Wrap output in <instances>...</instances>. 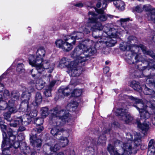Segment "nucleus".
I'll use <instances>...</instances> for the list:
<instances>
[{"label":"nucleus","instance_id":"nucleus-34","mask_svg":"<svg viewBox=\"0 0 155 155\" xmlns=\"http://www.w3.org/2000/svg\"><path fill=\"white\" fill-rule=\"evenodd\" d=\"M101 2H99L97 3L96 6L97 8H100L102 5L103 9H105L107 7V1H101Z\"/></svg>","mask_w":155,"mask_h":155},{"label":"nucleus","instance_id":"nucleus-21","mask_svg":"<svg viewBox=\"0 0 155 155\" xmlns=\"http://www.w3.org/2000/svg\"><path fill=\"white\" fill-rule=\"evenodd\" d=\"M130 86L132 87L134 90L141 92L142 91L143 89V85L141 86L140 83L135 81H133L130 84Z\"/></svg>","mask_w":155,"mask_h":155},{"label":"nucleus","instance_id":"nucleus-59","mask_svg":"<svg viewBox=\"0 0 155 155\" xmlns=\"http://www.w3.org/2000/svg\"><path fill=\"white\" fill-rule=\"evenodd\" d=\"M57 155V153L56 152H53V153L51 154L50 155Z\"/></svg>","mask_w":155,"mask_h":155},{"label":"nucleus","instance_id":"nucleus-20","mask_svg":"<svg viewBox=\"0 0 155 155\" xmlns=\"http://www.w3.org/2000/svg\"><path fill=\"white\" fill-rule=\"evenodd\" d=\"M30 142L34 147H39L41 146V140L37 139L35 136H34L30 138Z\"/></svg>","mask_w":155,"mask_h":155},{"label":"nucleus","instance_id":"nucleus-26","mask_svg":"<svg viewBox=\"0 0 155 155\" xmlns=\"http://www.w3.org/2000/svg\"><path fill=\"white\" fill-rule=\"evenodd\" d=\"M138 127L142 131H146L149 129V125L147 123H143L141 124L139 121L137 122Z\"/></svg>","mask_w":155,"mask_h":155},{"label":"nucleus","instance_id":"nucleus-24","mask_svg":"<svg viewBox=\"0 0 155 155\" xmlns=\"http://www.w3.org/2000/svg\"><path fill=\"white\" fill-rule=\"evenodd\" d=\"M143 87L142 91L145 94L152 95V96L155 95L154 94L155 92L153 90L149 88L145 85H143Z\"/></svg>","mask_w":155,"mask_h":155},{"label":"nucleus","instance_id":"nucleus-45","mask_svg":"<svg viewBox=\"0 0 155 155\" xmlns=\"http://www.w3.org/2000/svg\"><path fill=\"white\" fill-rule=\"evenodd\" d=\"M143 7L141 6H137L136 7L135 10L138 12H141L143 10Z\"/></svg>","mask_w":155,"mask_h":155},{"label":"nucleus","instance_id":"nucleus-30","mask_svg":"<svg viewBox=\"0 0 155 155\" xmlns=\"http://www.w3.org/2000/svg\"><path fill=\"white\" fill-rule=\"evenodd\" d=\"M41 114L43 118L45 117L49 114L48 109L47 107H42L41 109Z\"/></svg>","mask_w":155,"mask_h":155},{"label":"nucleus","instance_id":"nucleus-55","mask_svg":"<svg viewBox=\"0 0 155 155\" xmlns=\"http://www.w3.org/2000/svg\"><path fill=\"white\" fill-rule=\"evenodd\" d=\"M118 125V122H115L114 123V124H112V127H117Z\"/></svg>","mask_w":155,"mask_h":155},{"label":"nucleus","instance_id":"nucleus-5","mask_svg":"<svg viewBox=\"0 0 155 155\" xmlns=\"http://www.w3.org/2000/svg\"><path fill=\"white\" fill-rule=\"evenodd\" d=\"M125 96L130 100L133 103L136 104V105L131 104L130 105L136 107L139 111L140 117L142 118L147 119L149 117V113L147 110V108L150 107L153 109H155V95L151 96L149 101H147L145 103L146 105L145 106L141 100L134 97L132 96L125 95Z\"/></svg>","mask_w":155,"mask_h":155},{"label":"nucleus","instance_id":"nucleus-23","mask_svg":"<svg viewBox=\"0 0 155 155\" xmlns=\"http://www.w3.org/2000/svg\"><path fill=\"white\" fill-rule=\"evenodd\" d=\"M42 101V97L39 92L36 93L35 98V102L32 103V104L34 106H37L40 104Z\"/></svg>","mask_w":155,"mask_h":155},{"label":"nucleus","instance_id":"nucleus-29","mask_svg":"<svg viewBox=\"0 0 155 155\" xmlns=\"http://www.w3.org/2000/svg\"><path fill=\"white\" fill-rule=\"evenodd\" d=\"M45 84L44 81L41 79H39L37 81L36 86L38 90H40L43 88Z\"/></svg>","mask_w":155,"mask_h":155},{"label":"nucleus","instance_id":"nucleus-25","mask_svg":"<svg viewBox=\"0 0 155 155\" xmlns=\"http://www.w3.org/2000/svg\"><path fill=\"white\" fill-rule=\"evenodd\" d=\"M131 47L130 44L126 42H124L120 45V50L123 51H128L130 50Z\"/></svg>","mask_w":155,"mask_h":155},{"label":"nucleus","instance_id":"nucleus-33","mask_svg":"<svg viewBox=\"0 0 155 155\" xmlns=\"http://www.w3.org/2000/svg\"><path fill=\"white\" fill-rule=\"evenodd\" d=\"M62 147L60 144L58 143L55 144L53 147H50V150L51 151L56 152L60 149L61 147Z\"/></svg>","mask_w":155,"mask_h":155},{"label":"nucleus","instance_id":"nucleus-7","mask_svg":"<svg viewBox=\"0 0 155 155\" xmlns=\"http://www.w3.org/2000/svg\"><path fill=\"white\" fill-rule=\"evenodd\" d=\"M122 151L118 153L114 147L110 144L107 147V150L111 155H130L135 154L137 152L132 145V142L128 141L124 143L122 147Z\"/></svg>","mask_w":155,"mask_h":155},{"label":"nucleus","instance_id":"nucleus-3","mask_svg":"<svg viewBox=\"0 0 155 155\" xmlns=\"http://www.w3.org/2000/svg\"><path fill=\"white\" fill-rule=\"evenodd\" d=\"M50 111L51 115L49 121L54 126L51 130V133L53 136H55L60 135L61 133L64 132L67 130L61 127L66 122H69L70 118L68 111L64 110L58 107L53 108Z\"/></svg>","mask_w":155,"mask_h":155},{"label":"nucleus","instance_id":"nucleus-43","mask_svg":"<svg viewBox=\"0 0 155 155\" xmlns=\"http://www.w3.org/2000/svg\"><path fill=\"white\" fill-rule=\"evenodd\" d=\"M155 153V150L148 148L147 155H154Z\"/></svg>","mask_w":155,"mask_h":155},{"label":"nucleus","instance_id":"nucleus-64","mask_svg":"<svg viewBox=\"0 0 155 155\" xmlns=\"http://www.w3.org/2000/svg\"><path fill=\"white\" fill-rule=\"evenodd\" d=\"M25 92H24H24H23V94H22V97H24V96H25Z\"/></svg>","mask_w":155,"mask_h":155},{"label":"nucleus","instance_id":"nucleus-38","mask_svg":"<svg viewBox=\"0 0 155 155\" xmlns=\"http://www.w3.org/2000/svg\"><path fill=\"white\" fill-rule=\"evenodd\" d=\"M148 148L155 150V141L154 139H151L149 141L148 144Z\"/></svg>","mask_w":155,"mask_h":155},{"label":"nucleus","instance_id":"nucleus-56","mask_svg":"<svg viewBox=\"0 0 155 155\" xmlns=\"http://www.w3.org/2000/svg\"><path fill=\"white\" fill-rule=\"evenodd\" d=\"M120 143V141L119 140H116L114 143V145L115 146H117Z\"/></svg>","mask_w":155,"mask_h":155},{"label":"nucleus","instance_id":"nucleus-51","mask_svg":"<svg viewBox=\"0 0 155 155\" xmlns=\"http://www.w3.org/2000/svg\"><path fill=\"white\" fill-rule=\"evenodd\" d=\"M110 69L108 67H104L103 69L104 72L105 73H107L109 71Z\"/></svg>","mask_w":155,"mask_h":155},{"label":"nucleus","instance_id":"nucleus-41","mask_svg":"<svg viewBox=\"0 0 155 155\" xmlns=\"http://www.w3.org/2000/svg\"><path fill=\"white\" fill-rule=\"evenodd\" d=\"M51 88H48V89H46L44 91V94L47 97H49L51 95Z\"/></svg>","mask_w":155,"mask_h":155},{"label":"nucleus","instance_id":"nucleus-44","mask_svg":"<svg viewBox=\"0 0 155 155\" xmlns=\"http://www.w3.org/2000/svg\"><path fill=\"white\" fill-rule=\"evenodd\" d=\"M11 114L8 112L5 113H4V116L5 119L7 120L10 121L9 119L10 117Z\"/></svg>","mask_w":155,"mask_h":155},{"label":"nucleus","instance_id":"nucleus-49","mask_svg":"<svg viewBox=\"0 0 155 155\" xmlns=\"http://www.w3.org/2000/svg\"><path fill=\"white\" fill-rule=\"evenodd\" d=\"M81 28L83 29V32L85 34H87L90 32L89 29L86 27L82 28Z\"/></svg>","mask_w":155,"mask_h":155},{"label":"nucleus","instance_id":"nucleus-58","mask_svg":"<svg viewBox=\"0 0 155 155\" xmlns=\"http://www.w3.org/2000/svg\"><path fill=\"white\" fill-rule=\"evenodd\" d=\"M56 155H64V153L63 152H60L57 153Z\"/></svg>","mask_w":155,"mask_h":155},{"label":"nucleus","instance_id":"nucleus-10","mask_svg":"<svg viewBox=\"0 0 155 155\" xmlns=\"http://www.w3.org/2000/svg\"><path fill=\"white\" fill-rule=\"evenodd\" d=\"M46 51L45 48L42 47L38 48L36 53L35 57L33 55H30L29 56V62L31 66H37L41 63L43 58L45 57Z\"/></svg>","mask_w":155,"mask_h":155},{"label":"nucleus","instance_id":"nucleus-60","mask_svg":"<svg viewBox=\"0 0 155 155\" xmlns=\"http://www.w3.org/2000/svg\"><path fill=\"white\" fill-rule=\"evenodd\" d=\"M136 75L138 77V78H140V77H142V76L141 75H138L137 74V72L136 73Z\"/></svg>","mask_w":155,"mask_h":155},{"label":"nucleus","instance_id":"nucleus-6","mask_svg":"<svg viewBox=\"0 0 155 155\" xmlns=\"http://www.w3.org/2000/svg\"><path fill=\"white\" fill-rule=\"evenodd\" d=\"M130 56L126 58V61L130 64L140 63L137 65V68L139 70L144 71L145 70H149V69L155 70V61L153 60L149 59L146 61L140 55H136L135 54H131L130 52H128Z\"/></svg>","mask_w":155,"mask_h":155},{"label":"nucleus","instance_id":"nucleus-15","mask_svg":"<svg viewBox=\"0 0 155 155\" xmlns=\"http://www.w3.org/2000/svg\"><path fill=\"white\" fill-rule=\"evenodd\" d=\"M142 136L140 133L135 132L134 134V139L130 142H132V145L137 152L140 148L142 144Z\"/></svg>","mask_w":155,"mask_h":155},{"label":"nucleus","instance_id":"nucleus-57","mask_svg":"<svg viewBox=\"0 0 155 155\" xmlns=\"http://www.w3.org/2000/svg\"><path fill=\"white\" fill-rule=\"evenodd\" d=\"M87 148H88L87 149H88V150L89 151H93L94 150L93 148L91 147H87Z\"/></svg>","mask_w":155,"mask_h":155},{"label":"nucleus","instance_id":"nucleus-39","mask_svg":"<svg viewBox=\"0 0 155 155\" xmlns=\"http://www.w3.org/2000/svg\"><path fill=\"white\" fill-rule=\"evenodd\" d=\"M43 121V119L42 118H36L34 122L38 127L42 124Z\"/></svg>","mask_w":155,"mask_h":155},{"label":"nucleus","instance_id":"nucleus-52","mask_svg":"<svg viewBox=\"0 0 155 155\" xmlns=\"http://www.w3.org/2000/svg\"><path fill=\"white\" fill-rule=\"evenodd\" d=\"M25 130V127H24L22 126H20V127H19L18 129V130L20 131H23Z\"/></svg>","mask_w":155,"mask_h":155},{"label":"nucleus","instance_id":"nucleus-2","mask_svg":"<svg viewBox=\"0 0 155 155\" xmlns=\"http://www.w3.org/2000/svg\"><path fill=\"white\" fill-rule=\"evenodd\" d=\"M96 51L95 47L86 46L84 43L77 46L71 53V57L76 59L71 62L68 69L67 72L70 75L74 77L79 76L82 71L81 66L84 65L88 57L93 55Z\"/></svg>","mask_w":155,"mask_h":155},{"label":"nucleus","instance_id":"nucleus-53","mask_svg":"<svg viewBox=\"0 0 155 155\" xmlns=\"http://www.w3.org/2000/svg\"><path fill=\"white\" fill-rule=\"evenodd\" d=\"M152 124L155 125V114L153 115L152 118Z\"/></svg>","mask_w":155,"mask_h":155},{"label":"nucleus","instance_id":"nucleus-42","mask_svg":"<svg viewBox=\"0 0 155 155\" xmlns=\"http://www.w3.org/2000/svg\"><path fill=\"white\" fill-rule=\"evenodd\" d=\"M126 138L129 141H131L133 139V135L130 133H127L126 134Z\"/></svg>","mask_w":155,"mask_h":155},{"label":"nucleus","instance_id":"nucleus-46","mask_svg":"<svg viewBox=\"0 0 155 155\" xmlns=\"http://www.w3.org/2000/svg\"><path fill=\"white\" fill-rule=\"evenodd\" d=\"M43 129V127L42 126L40 127H37L36 128H35L34 130L35 131H37L38 133H40L41 132Z\"/></svg>","mask_w":155,"mask_h":155},{"label":"nucleus","instance_id":"nucleus-47","mask_svg":"<svg viewBox=\"0 0 155 155\" xmlns=\"http://www.w3.org/2000/svg\"><path fill=\"white\" fill-rule=\"evenodd\" d=\"M129 20V18H122L120 20V21L121 22V24L122 25L123 24H124V23H125V22L127 21H128Z\"/></svg>","mask_w":155,"mask_h":155},{"label":"nucleus","instance_id":"nucleus-4","mask_svg":"<svg viewBox=\"0 0 155 155\" xmlns=\"http://www.w3.org/2000/svg\"><path fill=\"white\" fill-rule=\"evenodd\" d=\"M33 88L32 87H29L28 89V98L23 101L21 103V106L22 107L25 106V110L24 109L23 111L27 112L26 114L24 115L22 117H17L15 119L11 121L10 123V125L11 127H15L17 126L20 124L24 126H26L29 124L31 120V118L33 117L36 116L37 114L35 113L36 111H35V113H33L30 112V108L28 105L29 101L30 95V93L33 91Z\"/></svg>","mask_w":155,"mask_h":155},{"label":"nucleus","instance_id":"nucleus-13","mask_svg":"<svg viewBox=\"0 0 155 155\" xmlns=\"http://www.w3.org/2000/svg\"><path fill=\"white\" fill-rule=\"evenodd\" d=\"M71 131L72 130L70 128L66 130L65 132L63 133V135L58 139V143L62 147H65L68 145L69 142L68 138Z\"/></svg>","mask_w":155,"mask_h":155},{"label":"nucleus","instance_id":"nucleus-40","mask_svg":"<svg viewBox=\"0 0 155 155\" xmlns=\"http://www.w3.org/2000/svg\"><path fill=\"white\" fill-rule=\"evenodd\" d=\"M147 83L150 84H152L154 86L155 88V80H152V78L150 77V76H148V78L146 80Z\"/></svg>","mask_w":155,"mask_h":155},{"label":"nucleus","instance_id":"nucleus-61","mask_svg":"<svg viewBox=\"0 0 155 155\" xmlns=\"http://www.w3.org/2000/svg\"><path fill=\"white\" fill-rule=\"evenodd\" d=\"M36 154V153L35 152H34L31 153V155H35Z\"/></svg>","mask_w":155,"mask_h":155},{"label":"nucleus","instance_id":"nucleus-14","mask_svg":"<svg viewBox=\"0 0 155 155\" xmlns=\"http://www.w3.org/2000/svg\"><path fill=\"white\" fill-rule=\"evenodd\" d=\"M11 95V103H14L11 106V105H9L7 107L10 112L15 113L17 112V109L15 107H13L12 106L14 105L15 102L18 100L19 96V94L17 91H14L12 92Z\"/></svg>","mask_w":155,"mask_h":155},{"label":"nucleus","instance_id":"nucleus-18","mask_svg":"<svg viewBox=\"0 0 155 155\" xmlns=\"http://www.w3.org/2000/svg\"><path fill=\"white\" fill-rule=\"evenodd\" d=\"M71 62L69 61L67 59L64 58H63L59 62L58 67L61 68L66 67L68 69L70 66V63Z\"/></svg>","mask_w":155,"mask_h":155},{"label":"nucleus","instance_id":"nucleus-62","mask_svg":"<svg viewBox=\"0 0 155 155\" xmlns=\"http://www.w3.org/2000/svg\"><path fill=\"white\" fill-rule=\"evenodd\" d=\"M109 62H110L109 61H107L105 62V64H109Z\"/></svg>","mask_w":155,"mask_h":155},{"label":"nucleus","instance_id":"nucleus-17","mask_svg":"<svg viewBox=\"0 0 155 155\" xmlns=\"http://www.w3.org/2000/svg\"><path fill=\"white\" fill-rule=\"evenodd\" d=\"M74 80H72L71 81V84L67 87L64 88L63 87H60L58 90V92L60 93H61L64 95L68 96L70 93H72L71 88L74 87L76 85L73 83Z\"/></svg>","mask_w":155,"mask_h":155},{"label":"nucleus","instance_id":"nucleus-16","mask_svg":"<svg viewBox=\"0 0 155 155\" xmlns=\"http://www.w3.org/2000/svg\"><path fill=\"white\" fill-rule=\"evenodd\" d=\"M143 9L149 12L147 17L148 20L153 23L155 22V8H152L150 5H147L143 6Z\"/></svg>","mask_w":155,"mask_h":155},{"label":"nucleus","instance_id":"nucleus-54","mask_svg":"<svg viewBox=\"0 0 155 155\" xmlns=\"http://www.w3.org/2000/svg\"><path fill=\"white\" fill-rule=\"evenodd\" d=\"M75 6L79 7H81L83 6V4L81 3H80L75 5Z\"/></svg>","mask_w":155,"mask_h":155},{"label":"nucleus","instance_id":"nucleus-19","mask_svg":"<svg viewBox=\"0 0 155 155\" xmlns=\"http://www.w3.org/2000/svg\"><path fill=\"white\" fill-rule=\"evenodd\" d=\"M0 126L1 128L3 136V140L2 142V147H3L5 146L4 144V142L5 140V139L7 138V135L6 133V126L4 124V122L1 120V117H0Z\"/></svg>","mask_w":155,"mask_h":155},{"label":"nucleus","instance_id":"nucleus-37","mask_svg":"<svg viewBox=\"0 0 155 155\" xmlns=\"http://www.w3.org/2000/svg\"><path fill=\"white\" fill-rule=\"evenodd\" d=\"M106 140V137L104 135H101L99 137V139L97 141L98 143H105Z\"/></svg>","mask_w":155,"mask_h":155},{"label":"nucleus","instance_id":"nucleus-22","mask_svg":"<svg viewBox=\"0 0 155 155\" xmlns=\"http://www.w3.org/2000/svg\"><path fill=\"white\" fill-rule=\"evenodd\" d=\"M113 1L114 5L119 10H123L124 9L125 4L123 1Z\"/></svg>","mask_w":155,"mask_h":155},{"label":"nucleus","instance_id":"nucleus-36","mask_svg":"<svg viewBox=\"0 0 155 155\" xmlns=\"http://www.w3.org/2000/svg\"><path fill=\"white\" fill-rule=\"evenodd\" d=\"M24 65L22 64H19L17 65L16 70L18 73L23 72L25 71Z\"/></svg>","mask_w":155,"mask_h":155},{"label":"nucleus","instance_id":"nucleus-48","mask_svg":"<svg viewBox=\"0 0 155 155\" xmlns=\"http://www.w3.org/2000/svg\"><path fill=\"white\" fill-rule=\"evenodd\" d=\"M37 71V70H36L35 69H32L30 71V73L33 77H35L36 75V72Z\"/></svg>","mask_w":155,"mask_h":155},{"label":"nucleus","instance_id":"nucleus-27","mask_svg":"<svg viewBox=\"0 0 155 155\" xmlns=\"http://www.w3.org/2000/svg\"><path fill=\"white\" fill-rule=\"evenodd\" d=\"M20 149L21 153L25 154H27L30 151L29 147L27 146L25 143H22Z\"/></svg>","mask_w":155,"mask_h":155},{"label":"nucleus","instance_id":"nucleus-9","mask_svg":"<svg viewBox=\"0 0 155 155\" xmlns=\"http://www.w3.org/2000/svg\"><path fill=\"white\" fill-rule=\"evenodd\" d=\"M8 133L9 135V138H6L5 139L4 144L5 146L2 147L4 148L2 150V155H10L8 153H9V149L12 146H13L14 148H16L18 147L19 146V141H15L16 137L14 135L13 133L12 130L9 129V131H8Z\"/></svg>","mask_w":155,"mask_h":155},{"label":"nucleus","instance_id":"nucleus-8","mask_svg":"<svg viewBox=\"0 0 155 155\" xmlns=\"http://www.w3.org/2000/svg\"><path fill=\"white\" fill-rule=\"evenodd\" d=\"M55 44L56 47L61 48L63 51L68 52L71 50L75 45L74 38L71 36H66L64 40L61 39L57 40Z\"/></svg>","mask_w":155,"mask_h":155},{"label":"nucleus","instance_id":"nucleus-35","mask_svg":"<svg viewBox=\"0 0 155 155\" xmlns=\"http://www.w3.org/2000/svg\"><path fill=\"white\" fill-rule=\"evenodd\" d=\"M82 93V90L81 89H75L72 93V96L74 97H78L81 96Z\"/></svg>","mask_w":155,"mask_h":155},{"label":"nucleus","instance_id":"nucleus-50","mask_svg":"<svg viewBox=\"0 0 155 155\" xmlns=\"http://www.w3.org/2000/svg\"><path fill=\"white\" fill-rule=\"evenodd\" d=\"M55 83L56 81H52L50 82L49 86L48 88H51H51L54 86Z\"/></svg>","mask_w":155,"mask_h":155},{"label":"nucleus","instance_id":"nucleus-12","mask_svg":"<svg viewBox=\"0 0 155 155\" xmlns=\"http://www.w3.org/2000/svg\"><path fill=\"white\" fill-rule=\"evenodd\" d=\"M42 64L40 63L37 66H32L36 68L38 72L39 73H42L44 71L45 69H49V72L50 73L53 71L54 64L53 63L51 64L49 61L48 60H45L41 62Z\"/></svg>","mask_w":155,"mask_h":155},{"label":"nucleus","instance_id":"nucleus-1","mask_svg":"<svg viewBox=\"0 0 155 155\" xmlns=\"http://www.w3.org/2000/svg\"><path fill=\"white\" fill-rule=\"evenodd\" d=\"M98 15H96L92 12H89L88 23L87 24L86 26H91V29L93 31L92 36L95 38H98V41H96L97 43L98 42L105 43L107 46L111 47L114 46L116 43V38L117 37V30L114 28H110L105 26L104 27V31L102 36H97L95 33L96 30H101L103 28L101 23L98 22V20L101 21H104L107 19V16L104 14V10L102 9L96 10Z\"/></svg>","mask_w":155,"mask_h":155},{"label":"nucleus","instance_id":"nucleus-11","mask_svg":"<svg viewBox=\"0 0 155 155\" xmlns=\"http://www.w3.org/2000/svg\"><path fill=\"white\" fill-rule=\"evenodd\" d=\"M117 115L120 116L122 120L126 124H129L132 122L134 118L128 112L126 108L124 107L122 108H118L116 111Z\"/></svg>","mask_w":155,"mask_h":155},{"label":"nucleus","instance_id":"nucleus-31","mask_svg":"<svg viewBox=\"0 0 155 155\" xmlns=\"http://www.w3.org/2000/svg\"><path fill=\"white\" fill-rule=\"evenodd\" d=\"M140 48L144 54L149 55L153 58L155 59V55L152 52L147 51L146 47L145 46L143 45H141Z\"/></svg>","mask_w":155,"mask_h":155},{"label":"nucleus","instance_id":"nucleus-32","mask_svg":"<svg viewBox=\"0 0 155 155\" xmlns=\"http://www.w3.org/2000/svg\"><path fill=\"white\" fill-rule=\"evenodd\" d=\"M68 36H72L75 39V44L76 42V39H78L83 37L84 36V34L81 32H77L76 35L75 34H73V35H68Z\"/></svg>","mask_w":155,"mask_h":155},{"label":"nucleus","instance_id":"nucleus-63","mask_svg":"<svg viewBox=\"0 0 155 155\" xmlns=\"http://www.w3.org/2000/svg\"><path fill=\"white\" fill-rule=\"evenodd\" d=\"M153 41L155 42V35H154L153 37Z\"/></svg>","mask_w":155,"mask_h":155},{"label":"nucleus","instance_id":"nucleus-28","mask_svg":"<svg viewBox=\"0 0 155 155\" xmlns=\"http://www.w3.org/2000/svg\"><path fill=\"white\" fill-rule=\"evenodd\" d=\"M78 104L77 102L75 101L70 103L68 104L67 108L70 111H73L77 107Z\"/></svg>","mask_w":155,"mask_h":155}]
</instances>
